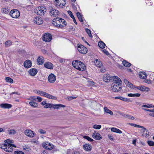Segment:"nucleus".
Returning a JSON list of instances; mask_svg holds the SVG:
<instances>
[{
  "instance_id": "nucleus-18",
  "label": "nucleus",
  "mask_w": 154,
  "mask_h": 154,
  "mask_svg": "<svg viewBox=\"0 0 154 154\" xmlns=\"http://www.w3.org/2000/svg\"><path fill=\"white\" fill-rule=\"evenodd\" d=\"M44 66L45 68L49 69H52L53 67V64L49 62L45 63Z\"/></svg>"
},
{
  "instance_id": "nucleus-48",
  "label": "nucleus",
  "mask_w": 154,
  "mask_h": 154,
  "mask_svg": "<svg viewBox=\"0 0 154 154\" xmlns=\"http://www.w3.org/2000/svg\"><path fill=\"white\" fill-rule=\"evenodd\" d=\"M126 118L131 119L132 120H134V118L133 116L127 114V115Z\"/></svg>"
},
{
  "instance_id": "nucleus-11",
  "label": "nucleus",
  "mask_w": 154,
  "mask_h": 154,
  "mask_svg": "<svg viewBox=\"0 0 154 154\" xmlns=\"http://www.w3.org/2000/svg\"><path fill=\"white\" fill-rule=\"evenodd\" d=\"M112 80L114 82L112 84H116L118 85H121L122 82L120 79L118 77L116 76H112Z\"/></svg>"
},
{
  "instance_id": "nucleus-57",
  "label": "nucleus",
  "mask_w": 154,
  "mask_h": 154,
  "mask_svg": "<svg viewBox=\"0 0 154 154\" xmlns=\"http://www.w3.org/2000/svg\"><path fill=\"white\" fill-rule=\"evenodd\" d=\"M103 52L106 54V55H109V53L106 50L104 49L103 50Z\"/></svg>"
},
{
  "instance_id": "nucleus-59",
  "label": "nucleus",
  "mask_w": 154,
  "mask_h": 154,
  "mask_svg": "<svg viewBox=\"0 0 154 154\" xmlns=\"http://www.w3.org/2000/svg\"><path fill=\"white\" fill-rule=\"evenodd\" d=\"M37 99L38 100L39 102H41L42 100V99L41 97L38 96L37 97Z\"/></svg>"
},
{
  "instance_id": "nucleus-2",
  "label": "nucleus",
  "mask_w": 154,
  "mask_h": 154,
  "mask_svg": "<svg viewBox=\"0 0 154 154\" xmlns=\"http://www.w3.org/2000/svg\"><path fill=\"white\" fill-rule=\"evenodd\" d=\"M72 65L75 68L80 71H83L86 69L85 65L80 61L74 60L72 62Z\"/></svg>"
},
{
  "instance_id": "nucleus-37",
  "label": "nucleus",
  "mask_w": 154,
  "mask_h": 154,
  "mask_svg": "<svg viewBox=\"0 0 154 154\" xmlns=\"http://www.w3.org/2000/svg\"><path fill=\"white\" fill-rule=\"evenodd\" d=\"M54 106V104H53L49 103H47L46 105L44 106V108H51L53 107Z\"/></svg>"
},
{
  "instance_id": "nucleus-32",
  "label": "nucleus",
  "mask_w": 154,
  "mask_h": 154,
  "mask_svg": "<svg viewBox=\"0 0 154 154\" xmlns=\"http://www.w3.org/2000/svg\"><path fill=\"white\" fill-rule=\"evenodd\" d=\"M7 144L4 142V143H3L2 144H0V147L6 151V149L7 148Z\"/></svg>"
},
{
  "instance_id": "nucleus-29",
  "label": "nucleus",
  "mask_w": 154,
  "mask_h": 154,
  "mask_svg": "<svg viewBox=\"0 0 154 154\" xmlns=\"http://www.w3.org/2000/svg\"><path fill=\"white\" fill-rule=\"evenodd\" d=\"M104 110L105 113H109L111 115H113V113L109 109L106 107H105L104 108Z\"/></svg>"
},
{
  "instance_id": "nucleus-9",
  "label": "nucleus",
  "mask_w": 154,
  "mask_h": 154,
  "mask_svg": "<svg viewBox=\"0 0 154 154\" xmlns=\"http://www.w3.org/2000/svg\"><path fill=\"white\" fill-rule=\"evenodd\" d=\"M52 38V36L48 33H45L43 36V40L45 42H50Z\"/></svg>"
},
{
  "instance_id": "nucleus-14",
  "label": "nucleus",
  "mask_w": 154,
  "mask_h": 154,
  "mask_svg": "<svg viewBox=\"0 0 154 154\" xmlns=\"http://www.w3.org/2000/svg\"><path fill=\"white\" fill-rule=\"evenodd\" d=\"M50 14L51 16L54 17L58 16L59 14V13L58 11L55 9L52 8L50 11Z\"/></svg>"
},
{
  "instance_id": "nucleus-8",
  "label": "nucleus",
  "mask_w": 154,
  "mask_h": 154,
  "mask_svg": "<svg viewBox=\"0 0 154 154\" xmlns=\"http://www.w3.org/2000/svg\"><path fill=\"white\" fill-rule=\"evenodd\" d=\"M141 127H140V128L142 129L140 131L143 133L142 135L146 138L149 137V132L148 130L143 126H141Z\"/></svg>"
},
{
  "instance_id": "nucleus-33",
  "label": "nucleus",
  "mask_w": 154,
  "mask_h": 154,
  "mask_svg": "<svg viewBox=\"0 0 154 154\" xmlns=\"http://www.w3.org/2000/svg\"><path fill=\"white\" fill-rule=\"evenodd\" d=\"M122 64L124 66L127 67H130L131 65V64L130 63L125 60H124L122 61Z\"/></svg>"
},
{
  "instance_id": "nucleus-42",
  "label": "nucleus",
  "mask_w": 154,
  "mask_h": 154,
  "mask_svg": "<svg viewBox=\"0 0 154 154\" xmlns=\"http://www.w3.org/2000/svg\"><path fill=\"white\" fill-rule=\"evenodd\" d=\"M101 126L100 125H95L93 126V128L96 129H99L101 128Z\"/></svg>"
},
{
  "instance_id": "nucleus-19",
  "label": "nucleus",
  "mask_w": 154,
  "mask_h": 154,
  "mask_svg": "<svg viewBox=\"0 0 154 154\" xmlns=\"http://www.w3.org/2000/svg\"><path fill=\"white\" fill-rule=\"evenodd\" d=\"M37 70L34 68L30 69L29 71L30 75L32 76L35 75L37 73Z\"/></svg>"
},
{
  "instance_id": "nucleus-25",
  "label": "nucleus",
  "mask_w": 154,
  "mask_h": 154,
  "mask_svg": "<svg viewBox=\"0 0 154 154\" xmlns=\"http://www.w3.org/2000/svg\"><path fill=\"white\" fill-rule=\"evenodd\" d=\"M111 130L112 132L119 134H122V131L120 130L115 128H111Z\"/></svg>"
},
{
  "instance_id": "nucleus-41",
  "label": "nucleus",
  "mask_w": 154,
  "mask_h": 154,
  "mask_svg": "<svg viewBox=\"0 0 154 154\" xmlns=\"http://www.w3.org/2000/svg\"><path fill=\"white\" fill-rule=\"evenodd\" d=\"M36 94L38 95L43 96L44 92L40 90H36Z\"/></svg>"
},
{
  "instance_id": "nucleus-6",
  "label": "nucleus",
  "mask_w": 154,
  "mask_h": 154,
  "mask_svg": "<svg viewBox=\"0 0 154 154\" xmlns=\"http://www.w3.org/2000/svg\"><path fill=\"white\" fill-rule=\"evenodd\" d=\"M121 85H118L116 84H112L111 88L112 91L113 92H118L120 91L122 89L119 86Z\"/></svg>"
},
{
  "instance_id": "nucleus-16",
  "label": "nucleus",
  "mask_w": 154,
  "mask_h": 154,
  "mask_svg": "<svg viewBox=\"0 0 154 154\" xmlns=\"http://www.w3.org/2000/svg\"><path fill=\"white\" fill-rule=\"evenodd\" d=\"M92 137L94 138L97 140H100L102 138L100 134L96 131H94V132L92 135Z\"/></svg>"
},
{
  "instance_id": "nucleus-22",
  "label": "nucleus",
  "mask_w": 154,
  "mask_h": 154,
  "mask_svg": "<svg viewBox=\"0 0 154 154\" xmlns=\"http://www.w3.org/2000/svg\"><path fill=\"white\" fill-rule=\"evenodd\" d=\"M115 99H118L121 100H122L126 102H130L131 101L130 100L127 98L123 97H115Z\"/></svg>"
},
{
  "instance_id": "nucleus-28",
  "label": "nucleus",
  "mask_w": 154,
  "mask_h": 154,
  "mask_svg": "<svg viewBox=\"0 0 154 154\" xmlns=\"http://www.w3.org/2000/svg\"><path fill=\"white\" fill-rule=\"evenodd\" d=\"M139 76L141 79H145L146 78L147 75L145 72H142L140 73Z\"/></svg>"
},
{
  "instance_id": "nucleus-4",
  "label": "nucleus",
  "mask_w": 154,
  "mask_h": 154,
  "mask_svg": "<svg viewBox=\"0 0 154 154\" xmlns=\"http://www.w3.org/2000/svg\"><path fill=\"white\" fill-rule=\"evenodd\" d=\"M46 11V10L43 6H40L38 8V9L35 11V13L40 15H43Z\"/></svg>"
},
{
  "instance_id": "nucleus-49",
  "label": "nucleus",
  "mask_w": 154,
  "mask_h": 154,
  "mask_svg": "<svg viewBox=\"0 0 154 154\" xmlns=\"http://www.w3.org/2000/svg\"><path fill=\"white\" fill-rule=\"evenodd\" d=\"M14 154H24L23 152L20 151H16L14 152Z\"/></svg>"
},
{
  "instance_id": "nucleus-3",
  "label": "nucleus",
  "mask_w": 154,
  "mask_h": 154,
  "mask_svg": "<svg viewBox=\"0 0 154 154\" xmlns=\"http://www.w3.org/2000/svg\"><path fill=\"white\" fill-rule=\"evenodd\" d=\"M10 15L13 18H17L20 15L19 11L17 9H14L11 11Z\"/></svg>"
},
{
  "instance_id": "nucleus-64",
  "label": "nucleus",
  "mask_w": 154,
  "mask_h": 154,
  "mask_svg": "<svg viewBox=\"0 0 154 154\" xmlns=\"http://www.w3.org/2000/svg\"><path fill=\"white\" fill-rule=\"evenodd\" d=\"M46 102L45 101H44L41 103V104L43 106L46 105Z\"/></svg>"
},
{
  "instance_id": "nucleus-10",
  "label": "nucleus",
  "mask_w": 154,
  "mask_h": 154,
  "mask_svg": "<svg viewBox=\"0 0 154 154\" xmlns=\"http://www.w3.org/2000/svg\"><path fill=\"white\" fill-rule=\"evenodd\" d=\"M34 23L38 25H40L43 23L42 18L40 17H36L33 19Z\"/></svg>"
},
{
  "instance_id": "nucleus-40",
  "label": "nucleus",
  "mask_w": 154,
  "mask_h": 154,
  "mask_svg": "<svg viewBox=\"0 0 154 154\" xmlns=\"http://www.w3.org/2000/svg\"><path fill=\"white\" fill-rule=\"evenodd\" d=\"M12 42L10 40L6 41L5 43V46L6 47H8L11 45Z\"/></svg>"
},
{
  "instance_id": "nucleus-43",
  "label": "nucleus",
  "mask_w": 154,
  "mask_h": 154,
  "mask_svg": "<svg viewBox=\"0 0 154 154\" xmlns=\"http://www.w3.org/2000/svg\"><path fill=\"white\" fill-rule=\"evenodd\" d=\"M83 138L90 142H92L93 140V139L88 136H85L83 137Z\"/></svg>"
},
{
  "instance_id": "nucleus-50",
  "label": "nucleus",
  "mask_w": 154,
  "mask_h": 154,
  "mask_svg": "<svg viewBox=\"0 0 154 154\" xmlns=\"http://www.w3.org/2000/svg\"><path fill=\"white\" fill-rule=\"evenodd\" d=\"M50 94H49L47 93L46 92H44L43 96L45 97H46L47 98H49Z\"/></svg>"
},
{
  "instance_id": "nucleus-44",
  "label": "nucleus",
  "mask_w": 154,
  "mask_h": 154,
  "mask_svg": "<svg viewBox=\"0 0 154 154\" xmlns=\"http://www.w3.org/2000/svg\"><path fill=\"white\" fill-rule=\"evenodd\" d=\"M2 11L4 14H6L9 12L8 8H2Z\"/></svg>"
},
{
  "instance_id": "nucleus-51",
  "label": "nucleus",
  "mask_w": 154,
  "mask_h": 154,
  "mask_svg": "<svg viewBox=\"0 0 154 154\" xmlns=\"http://www.w3.org/2000/svg\"><path fill=\"white\" fill-rule=\"evenodd\" d=\"M54 3L55 4V5L56 6H59L60 5V3L59 4V0H55L54 1Z\"/></svg>"
},
{
  "instance_id": "nucleus-39",
  "label": "nucleus",
  "mask_w": 154,
  "mask_h": 154,
  "mask_svg": "<svg viewBox=\"0 0 154 154\" xmlns=\"http://www.w3.org/2000/svg\"><path fill=\"white\" fill-rule=\"evenodd\" d=\"M76 15L79 21H80L81 22H82L83 20L82 18V16L80 14V13L79 12H78L76 13Z\"/></svg>"
},
{
  "instance_id": "nucleus-23",
  "label": "nucleus",
  "mask_w": 154,
  "mask_h": 154,
  "mask_svg": "<svg viewBox=\"0 0 154 154\" xmlns=\"http://www.w3.org/2000/svg\"><path fill=\"white\" fill-rule=\"evenodd\" d=\"M44 62L43 57L42 56L39 57L37 59V63L38 64H43Z\"/></svg>"
},
{
  "instance_id": "nucleus-54",
  "label": "nucleus",
  "mask_w": 154,
  "mask_h": 154,
  "mask_svg": "<svg viewBox=\"0 0 154 154\" xmlns=\"http://www.w3.org/2000/svg\"><path fill=\"white\" fill-rule=\"evenodd\" d=\"M4 142L6 143H7V144H11V140H10L9 139H7V140H5L4 141Z\"/></svg>"
},
{
  "instance_id": "nucleus-35",
  "label": "nucleus",
  "mask_w": 154,
  "mask_h": 154,
  "mask_svg": "<svg viewBox=\"0 0 154 154\" xmlns=\"http://www.w3.org/2000/svg\"><path fill=\"white\" fill-rule=\"evenodd\" d=\"M29 103L31 106L34 108H37L38 106L37 103L33 101L30 102Z\"/></svg>"
},
{
  "instance_id": "nucleus-61",
  "label": "nucleus",
  "mask_w": 154,
  "mask_h": 154,
  "mask_svg": "<svg viewBox=\"0 0 154 154\" xmlns=\"http://www.w3.org/2000/svg\"><path fill=\"white\" fill-rule=\"evenodd\" d=\"M108 137L110 140H113V137L111 135H108Z\"/></svg>"
},
{
  "instance_id": "nucleus-27",
  "label": "nucleus",
  "mask_w": 154,
  "mask_h": 154,
  "mask_svg": "<svg viewBox=\"0 0 154 154\" xmlns=\"http://www.w3.org/2000/svg\"><path fill=\"white\" fill-rule=\"evenodd\" d=\"M140 91H150V89L144 86H141Z\"/></svg>"
},
{
  "instance_id": "nucleus-60",
  "label": "nucleus",
  "mask_w": 154,
  "mask_h": 154,
  "mask_svg": "<svg viewBox=\"0 0 154 154\" xmlns=\"http://www.w3.org/2000/svg\"><path fill=\"white\" fill-rule=\"evenodd\" d=\"M134 97H139L140 96V94L139 93L134 94Z\"/></svg>"
},
{
  "instance_id": "nucleus-21",
  "label": "nucleus",
  "mask_w": 154,
  "mask_h": 154,
  "mask_svg": "<svg viewBox=\"0 0 154 154\" xmlns=\"http://www.w3.org/2000/svg\"><path fill=\"white\" fill-rule=\"evenodd\" d=\"M1 108L4 109H9L11 107L12 105L8 103H3L0 105Z\"/></svg>"
},
{
  "instance_id": "nucleus-17",
  "label": "nucleus",
  "mask_w": 154,
  "mask_h": 154,
  "mask_svg": "<svg viewBox=\"0 0 154 154\" xmlns=\"http://www.w3.org/2000/svg\"><path fill=\"white\" fill-rule=\"evenodd\" d=\"M25 134L26 136L30 137H32L34 136V133L31 130H26L25 132Z\"/></svg>"
},
{
  "instance_id": "nucleus-30",
  "label": "nucleus",
  "mask_w": 154,
  "mask_h": 154,
  "mask_svg": "<svg viewBox=\"0 0 154 154\" xmlns=\"http://www.w3.org/2000/svg\"><path fill=\"white\" fill-rule=\"evenodd\" d=\"M95 65L97 66L99 68L102 65V63H101V62L97 59L95 61Z\"/></svg>"
},
{
  "instance_id": "nucleus-13",
  "label": "nucleus",
  "mask_w": 154,
  "mask_h": 154,
  "mask_svg": "<svg viewBox=\"0 0 154 154\" xmlns=\"http://www.w3.org/2000/svg\"><path fill=\"white\" fill-rule=\"evenodd\" d=\"M112 76H111L109 74H106L103 76V79L105 82H108L112 80Z\"/></svg>"
},
{
  "instance_id": "nucleus-55",
  "label": "nucleus",
  "mask_w": 154,
  "mask_h": 154,
  "mask_svg": "<svg viewBox=\"0 0 154 154\" xmlns=\"http://www.w3.org/2000/svg\"><path fill=\"white\" fill-rule=\"evenodd\" d=\"M143 109L145 111H149L151 112H154V109Z\"/></svg>"
},
{
  "instance_id": "nucleus-31",
  "label": "nucleus",
  "mask_w": 154,
  "mask_h": 154,
  "mask_svg": "<svg viewBox=\"0 0 154 154\" xmlns=\"http://www.w3.org/2000/svg\"><path fill=\"white\" fill-rule=\"evenodd\" d=\"M98 45L100 48L103 49L105 48L106 45L102 41H100L98 42Z\"/></svg>"
},
{
  "instance_id": "nucleus-24",
  "label": "nucleus",
  "mask_w": 154,
  "mask_h": 154,
  "mask_svg": "<svg viewBox=\"0 0 154 154\" xmlns=\"http://www.w3.org/2000/svg\"><path fill=\"white\" fill-rule=\"evenodd\" d=\"M124 82L127 86L131 88H133V85L127 79H124Z\"/></svg>"
},
{
  "instance_id": "nucleus-46",
  "label": "nucleus",
  "mask_w": 154,
  "mask_h": 154,
  "mask_svg": "<svg viewBox=\"0 0 154 154\" xmlns=\"http://www.w3.org/2000/svg\"><path fill=\"white\" fill-rule=\"evenodd\" d=\"M147 143L150 146H154V142L152 141L149 140L147 141Z\"/></svg>"
},
{
  "instance_id": "nucleus-5",
  "label": "nucleus",
  "mask_w": 154,
  "mask_h": 154,
  "mask_svg": "<svg viewBox=\"0 0 154 154\" xmlns=\"http://www.w3.org/2000/svg\"><path fill=\"white\" fill-rule=\"evenodd\" d=\"M77 47L78 51L80 53L82 54H85L87 53V50L84 46L81 45H78Z\"/></svg>"
},
{
  "instance_id": "nucleus-47",
  "label": "nucleus",
  "mask_w": 154,
  "mask_h": 154,
  "mask_svg": "<svg viewBox=\"0 0 154 154\" xmlns=\"http://www.w3.org/2000/svg\"><path fill=\"white\" fill-rule=\"evenodd\" d=\"M130 125L132 126H134L135 127H137L139 128H140V127H142L141 126L137 125L136 124H133V123H131L130 124Z\"/></svg>"
},
{
  "instance_id": "nucleus-36",
  "label": "nucleus",
  "mask_w": 154,
  "mask_h": 154,
  "mask_svg": "<svg viewBox=\"0 0 154 154\" xmlns=\"http://www.w3.org/2000/svg\"><path fill=\"white\" fill-rule=\"evenodd\" d=\"M100 105L99 103H95L94 104V109L96 110H98L100 109Z\"/></svg>"
},
{
  "instance_id": "nucleus-45",
  "label": "nucleus",
  "mask_w": 154,
  "mask_h": 154,
  "mask_svg": "<svg viewBox=\"0 0 154 154\" xmlns=\"http://www.w3.org/2000/svg\"><path fill=\"white\" fill-rule=\"evenodd\" d=\"M85 30L86 32L88 33L89 36L90 37H92V35L91 33L90 30L88 29H86Z\"/></svg>"
},
{
  "instance_id": "nucleus-58",
  "label": "nucleus",
  "mask_w": 154,
  "mask_h": 154,
  "mask_svg": "<svg viewBox=\"0 0 154 154\" xmlns=\"http://www.w3.org/2000/svg\"><path fill=\"white\" fill-rule=\"evenodd\" d=\"M68 13L71 17H72V16L73 15L72 14V13L70 11H68Z\"/></svg>"
},
{
  "instance_id": "nucleus-52",
  "label": "nucleus",
  "mask_w": 154,
  "mask_h": 154,
  "mask_svg": "<svg viewBox=\"0 0 154 154\" xmlns=\"http://www.w3.org/2000/svg\"><path fill=\"white\" fill-rule=\"evenodd\" d=\"M49 98L54 100H56L57 99L56 97L52 96L51 94H50Z\"/></svg>"
},
{
  "instance_id": "nucleus-12",
  "label": "nucleus",
  "mask_w": 154,
  "mask_h": 154,
  "mask_svg": "<svg viewBox=\"0 0 154 154\" xmlns=\"http://www.w3.org/2000/svg\"><path fill=\"white\" fill-rule=\"evenodd\" d=\"M56 76L54 74L51 73L49 75L48 80L50 83H54L56 81Z\"/></svg>"
},
{
  "instance_id": "nucleus-7",
  "label": "nucleus",
  "mask_w": 154,
  "mask_h": 154,
  "mask_svg": "<svg viewBox=\"0 0 154 154\" xmlns=\"http://www.w3.org/2000/svg\"><path fill=\"white\" fill-rule=\"evenodd\" d=\"M42 146L45 148L49 150L52 149L54 147V145L48 142L43 143H42Z\"/></svg>"
},
{
  "instance_id": "nucleus-53",
  "label": "nucleus",
  "mask_w": 154,
  "mask_h": 154,
  "mask_svg": "<svg viewBox=\"0 0 154 154\" xmlns=\"http://www.w3.org/2000/svg\"><path fill=\"white\" fill-rule=\"evenodd\" d=\"M77 96L76 97L70 96V97H68L67 98H68V99L69 100H72V99L76 98H77Z\"/></svg>"
},
{
  "instance_id": "nucleus-15",
  "label": "nucleus",
  "mask_w": 154,
  "mask_h": 154,
  "mask_svg": "<svg viewBox=\"0 0 154 154\" xmlns=\"http://www.w3.org/2000/svg\"><path fill=\"white\" fill-rule=\"evenodd\" d=\"M83 147L85 150L88 152L90 151L92 149V146L89 143H86L83 145Z\"/></svg>"
},
{
  "instance_id": "nucleus-1",
  "label": "nucleus",
  "mask_w": 154,
  "mask_h": 154,
  "mask_svg": "<svg viewBox=\"0 0 154 154\" xmlns=\"http://www.w3.org/2000/svg\"><path fill=\"white\" fill-rule=\"evenodd\" d=\"M52 24L57 27L63 28L66 25V22L65 20L61 18L56 17L52 20Z\"/></svg>"
},
{
  "instance_id": "nucleus-20",
  "label": "nucleus",
  "mask_w": 154,
  "mask_h": 154,
  "mask_svg": "<svg viewBox=\"0 0 154 154\" xmlns=\"http://www.w3.org/2000/svg\"><path fill=\"white\" fill-rule=\"evenodd\" d=\"M24 67L26 68L30 67L32 65L31 61L29 60L25 61L24 63Z\"/></svg>"
},
{
  "instance_id": "nucleus-62",
  "label": "nucleus",
  "mask_w": 154,
  "mask_h": 154,
  "mask_svg": "<svg viewBox=\"0 0 154 154\" xmlns=\"http://www.w3.org/2000/svg\"><path fill=\"white\" fill-rule=\"evenodd\" d=\"M140 87H141V86H134V87H133V88H136L137 89L140 90L141 89Z\"/></svg>"
},
{
  "instance_id": "nucleus-56",
  "label": "nucleus",
  "mask_w": 154,
  "mask_h": 154,
  "mask_svg": "<svg viewBox=\"0 0 154 154\" xmlns=\"http://www.w3.org/2000/svg\"><path fill=\"white\" fill-rule=\"evenodd\" d=\"M39 132L41 134H44L46 133V131L43 129H40Z\"/></svg>"
},
{
  "instance_id": "nucleus-26",
  "label": "nucleus",
  "mask_w": 154,
  "mask_h": 154,
  "mask_svg": "<svg viewBox=\"0 0 154 154\" xmlns=\"http://www.w3.org/2000/svg\"><path fill=\"white\" fill-rule=\"evenodd\" d=\"M7 148L6 149V152H12L13 149V148L12 147L11 144H7Z\"/></svg>"
},
{
  "instance_id": "nucleus-34",
  "label": "nucleus",
  "mask_w": 154,
  "mask_h": 154,
  "mask_svg": "<svg viewBox=\"0 0 154 154\" xmlns=\"http://www.w3.org/2000/svg\"><path fill=\"white\" fill-rule=\"evenodd\" d=\"M65 106V105L61 104H54V106L53 108L54 109H58L59 107H64Z\"/></svg>"
},
{
  "instance_id": "nucleus-38",
  "label": "nucleus",
  "mask_w": 154,
  "mask_h": 154,
  "mask_svg": "<svg viewBox=\"0 0 154 154\" xmlns=\"http://www.w3.org/2000/svg\"><path fill=\"white\" fill-rule=\"evenodd\" d=\"M5 80L6 82L12 83L13 82V80L11 78L9 77H6L5 78Z\"/></svg>"
},
{
  "instance_id": "nucleus-63",
  "label": "nucleus",
  "mask_w": 154,
  "mask_h": 154,
  "mask_svg": "<svg viewBox=\"0 0 154 154\" xmlns=\"http://www.w3.org/2000/svg\"><path fill=\"white\" fill-rule=\"evenodd\" d=\"M15 133V131L14 130H11L10 132V134H14Z\"/></svg>"
}]
</instances>
